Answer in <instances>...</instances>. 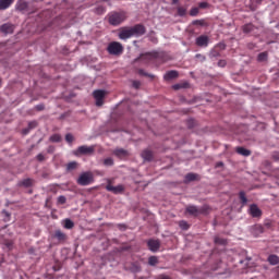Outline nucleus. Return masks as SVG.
<instances>
[{"instance_id": "2eb2a0df", "label": "nucleus", "mask_w": 279, "mask_h": 279, "mask_svg": "<svg viewBox=\"0 0 279 279\" xmlns=\"http://www.w3.org/2000/svg\"><path fill=\"white\" fill-rule=\"evenodd\" d=\"M16 8L20 12H29V3H27V1L20 0L16 3Z\"/></svg>"}, {"instance_id": "1a4fd4ad", "label": "nucleus", "mask_w": 279, "mask_h": 279, "mask_svg": "<svg viewBox=\"0 0 279 279\" xmlns=\"http://www.w3.org/2000/svg\"><path fill=\"white\" fill-rule=\"evenodd\" d=\"M133 36H144V34L147 32V29L145 28V26L143 24H137L133 27H131Z\"/></svg>"}, {"instance_id": "864d4df0", "label": "nucleus", "mask_w": 279, "mask_h": 279, "mask_svg": "<svg viewBox=\"0 0 279 279\" xmlns=\"http://www.w3.org/2000/svg\"><path fill=\"white\" fill-rule=\"evenodd\" d=\"M256 228H257V230H258L259 232H262V233L264 232L263 226L258 225Z\"/></svg>"}, {"instance_id": "aec40b11", "label": "nucleus", "mask_w": 279, "mask_h": 279, "mask_svg": "<svg viewBox=\"0 0 279 279\" xmlns=\"http://www.w3.org/2000/svg\"><path fill=\"white\" fill-rule=\"evenodd\" d=\"M63 228H65V230H73V228H75V222H73V220L71 219H64L63 220Z\"/></svg>"}, {"instance_id": "393cba45", "label": "nucleus", "mask_w": 279, "mask_h": 279, "mask_svg": "<svg viewBox=\"0 0 279 279\" xmlns=\"http://www.w3.org/2000/svg\"><path fill=\"white\" fill-rule=\"evenodd\" d=\"M254 28H255L254 24L248 23V24H245V25L242 27V32H243L244 34H251V32H254Z\"/></svg>"}, {"instance_id": "cd10ccee", "label": "nucleus", "mask_w": 279, "mask_h": 279, "mask_svg": "<svg viewBox=\"0 0 279 279\" xmlns=\"http://www.w3.org/2000/svg\"><path fill=\"white\" fill-rule=\"evenodd\" d=\"M239 197H240V202L243 206H245V204H247V196H245V192L241 191L239 193Z\"/></svg>"}, {"instance_id": "bb28decb", "label": "nucleus", "mask_w": 279, "mask_h": 279, "mask_svg": "<svg viewBox=\"0 0 279 279\" xmlns=\"http://www.w3.org/2000/svg\"><path fill=\"white\" fill-rule=\"evenodd\" d=\"M214 241L216 245H228V240L223 238L216 236Z\"/></svg>"}, {"instance_id": "4468645a", "label": "nucleus", "mask_w": 279, "mask_h": 279, "mask_svg": "<svg viewBox=\"0 0 279 279\" xmlns=\"http://www.w3.org/2000/svg\"><path fill=\"white\" fill-rule=\"evenodd\" d=\"M147 245L150 252H158L160 250V242L158 240H148Z\"/></svg>"}, {"instance_id": "de8ad7c7", "label": "nucleus", "mask_w": 279, "mask_h": 279, "mask_svg": "<svg viewBox=\"0 0 279 279\" xmlns=\"http://www.w3.org/2000/svg\"><path fill=\"white\" fill-rule=\"evenodd\" d=\"M198 8H201V10H205L206 8H208V2H201L198 4Z\"/></svg>"}, {"instance_id": "f257e3e1", "label": "nucleus", "mask_w": 279, "mask_h": 279, "mask_svg": "<svg viewBox=\"0 0 279 279\" xmlns=\"http://www.w3.org/2000/svg\"><path fill=\"white\" fill-rule=\"evenodd\" d=\"M126 20L128 13L125 11L111 12L108 14L109 25H113V27L121 25V23L125 22Z\"/></svg>"}, {"instance_id": "20e7f679", "label": "nucleus", "mask_w": 279, "mask_h": 279, "mask_svg": "<svg viewBox=\"0 0 279 279\" xmlns=\"http://www.w3.org/2000/svg\"><path fill=\"white\" fill-rule=\"evenodd\" d=\"M95 154V146L83 145L73 150L74 156H93Z\"/></svg>"}, {"instance_id": "052dcab7", "label": "nucleus", "mask_w": 279, "mask_h": 279, "mask_svg": "<svg viewBox=\"0 0 279 279\" xmlns=\"http://www.w3.org/2000/svg\"><path fill=\"white\" fill-rule=\"evenodd\" d=\"M161 279H171V278H169L167 276H162Z\"/></svg>"}, {"instance_id": "09e8293b", "label": "nucleus", "mask_w": 279, "mask_h": 279, "mask_svg": "<svg viewBox=\"0 0 279 279\" xmlns=\"http://www.w3.org/2000/svg\"><path fill=\"white\" fill-rule=\"evenodd\" d=\"M37 160H38L39 162H43V161L45 160V155L38 154V155H37Z\"/></svg>"}, {"instance_id": "0eeeda50", "label": "nucleus", "mask_w": 279, "mask_h": 279, "mask_svg": "<svg viewBox=\"0 0 279 279\" xmlns=\"http://www.w3.org/2000/svg\"><path fill=\"white\" fill-rule=\"evenodd\" d=\"M94 99L96 100V106L100 107L104 106V99L106 97V90L104 89H96L93 93Z\"/></svg>"}, {"instance_id": "ea45409f", "label": "nucleus", "mask_w": 279, "mask_h": 279, "mask_svg": "<svg viewBox=\"0 0 279 279\" xmlns=\"http://www.w3.org/2000/svg\"><path fill=\"white\" fill-rule=\"evenodd\" d=\"M65 141H66V143H73V141H75V137H73V134L68 133L65 135Z\"/></svg>"}, {"instance_id": "a19ab883", "label": "nucleus", "mask_w": 279, "mask_h": 279, "mask_svg": "<svg viewBox=\"0 0 279 279\" xmlns=\"http://www.w3.org/2000/svg\"><path fill=\"white\" fill-rule=\"evenodd\" d=\"M265 228H267V230H271L274 228V222L271 220H267L264 223Z\"/></svg>"}, {"instance_id": "f704fd0d", "label": "nucleus", "mask_w": 279, "mask_h": 279, "mask_svg": "<svg viewBox=\"0 0 279 279\" xmlns=\"http://www.w3.org/2000/svg\"><path fill=\"white\" fill-rule=\"evenodd\" d=\"M174 90H180V88H189V83H183V84H175L172 86Z\"/></svg>"}, {"instance_id": "774afa93", "label": "nucleus", "mask_w": 279, "mask_h": 279, "mask_svg": "<svg viewBox=\"0 0 279 279\" xmlns=\"http://www.w3.org/2000/svg\"><path fill=\"white\" fill-rule=\"evenodd\" d=\"M48 151H51V148H49Z\"/></svg>"}, {"instance_id": "13d9d810", "label": "nucleus", "mask_w": 279, "mask_h": 279, "mask_svg": "<svg viewBox=\"0 0 279 279\" xmlns=\"http://www.w3.org/2000/svg\"><path fill=\"white\" fill-rule=\"evenodd\" d=\"M255 1L256 3H263V0H253Z\"/></svg>"}, {"instance_id": "f03ea898", "label": "nucleus", "mask_w": 279, "mask_h": 279, "mask_svg": "<svg viewBox=\"0 0 279 279\" xmlns=\"http://www.w3.org/2000/svg\"><path fill=\"white\" fill-rule=\"evenodd\" d=\"M185 210L189 213V215L197 217L198 215H208L210 207L208 205H204L203 207L198 208L195 205H189Z\"/></svg>"}, {"instance_id": "69168bd1", "label": "nucleus", "mask_w": 279, "mask_h": 279, "mask_svg": "<svg viewBox=\"0 0 279 279\" xmlns=\"http://www.w3.org/2000/svg\"><path fill=\"white\" fill-rule=\"evenodd\" d=\"M7 245H8V247H10V245H12V243H8Z\"/></svg>"}, {"instance_id": "e2e57ef3", "label": "nucleus", "mask_w": 279, "mask_h": 279, "mask_svg": "<svg viewBox=\"0 0 279 279\" xmlns=\"http://www.w3.org/2000/svg\"><path fill=\"white\" fill-rule=\"evenodd\" d=\"M98 10H101L102 12H106V9H104V8H98Z\"/></svg>"}, {"instance_id": "c756f323", "label": "nucleus", "mask_w": 279, "mask_h": 279, "mask_svg": "<svg viewBox=\"0 0 279 279\" xmlns=\"http://www.w3.org/2000/svg\"><path fill=\"white\" fill-rule=\"evenodd\" d=\"M178 16H186V8L185 7H178L177 8Z\"/></svg>"}, {"instance_id": "4be33fe9", "label": "nucleus", "mask_w": 279, "mask_h": 279, "mask_svg": "<svg viewBox=\"0 0 279 279\" xmlns=\"http://www.w3.org/2000/svg\"><path fill=\"white\" fill-rule=\"evenodd\" d=\"M114 156H117L118 158H125V156H128V150L123 149V148H118L113 151Z\"/></svg>"}, {"instance_id": "39448f33", "label": "nucleus", "mask_w": 279, "mask_h": 279, "mask_svg": "<svg viewBox=\"0 0 279 279\" xmlns=\"http://www.w3.org/2000/svg\"><path fill=\"white\" fill-rule=\"evenodd\" d=\"M93 182H95V179L90 172H83L77 179L80 186H88V184H93Z\"/></svg>"}, {"instance_id": "b1692460", "label": "nucleus", "mask_w": 279, "mask_h": 279, "mask_svg": "<svg viewBox=\"0 0 279 279\" xmlns=\"http://www.w3.org/2000/svg\"><path fill=\"white\" fill-rule=\"evenodd\" d=\"M20 186H25V189H29V186H34V180L33 179H24L20 182Z\"/></svg>"}, {"instance_id": "9d476101", "label": "nucleus", "mask_w": 279, "mask_h": 279, "mask_svg": "<svg viewBox=\"0 0 279 279\" xmlns=\"http://www.w3.org/2000/svg\"><path fill=\"white\" fill-rule=\"evenodd\" d=\"M248 213L253 218L263 217V210H260V208H258V205L256 204H252L250 206Z\"/></svg>"}, {"instance_id": "2f4dec72", "label": "nucleus", "mask_w": 279, "mask_h": 279, "mask_svg": "<svg viewBox=\"0 0 279 279\" xmlns=\"http://www.w3.org/2000/svg\"><path fill=\"white\" fill-rule=\"evenodd\" d=\"M268 53L267 52H260L257 57L258 62H267Z\"/></svg>"}, {"instance_id": "6e6552de", "label": "nucleus", "mask_w": 279, "mask_h": 279, "mask_svg": "<svg viewBox=\"0 0 279 279\" xmlns=\"http://www.w3.org/2000/svg\"><path fill=\"white\" fill-rule=\"evenodd\" d=\"M133 33H132V27H123L120 29V33H119V38L121 40H128V38H132Z\"/></svg>"}, {"instance_id": "3c124183", "label": "nucleus", "mask_w": 279, "mask_h": 279, "mask_svg": "<svg viewBox=\"0 0 279 279\" xmlns=\"http://www.w3.org/2000/svg\"><path fill=\"white\" fill-rule=\"evenodd\" d=\"M274 177L279 179V168L274 171Z\"/></svg>"}, {"instance_id": "c9c22d12", "label": "nucleus", "mask_w": 279, "mask_h": 279, "mask_svg": "<svg viewBox=\"0 0 279 279\" xmlns=\"http://www.w3.org/2000/svg\"><path fill=\"white\" fill-rule=\"evenodd\" d=\"M105 167H112L114 165V160L111 157H108L104 160Z\"/></svg>"}, {"instance_id": "6ab92c4d", "label": "nucleus", "mask_w": 279, "mask_h": 279, "mask_svg": "<svg viewBox=\"0 0 279 279\" xmlns=\"http://www.w3.org/2000/svg\"><path fill=\"white\" fill-rule=\"evenodd\" d=\"M142 158L150 162V160H154V153L149 149H145L142 151Z\"/></svg>"}, {"instance_id": "f8f14e48", "label": "nucleus", "mask_w": 279, "mask_h": 279, "mask_svg": "<svg viewBox=\"0 0 279 279\" xmlns=\"http://www.w3.org/2000/svg\"><path fill=\"white\" fill-rule=\"evenodd\" d=\"M209 38L206 35H201L196 38L197 47H208Z\"/></svg>"}, {"instance_id": "338daca9", "label": "nucleus", "mask_w": 279, "mask_h": 279, "mask_svg": "<svg viewBox=\"0 0 279 279\" xmlns=\"http://www.w3.org/2000/svg\"><path fill=\"white\" fill-rule=\"evenodd\" d=\"M190 123H193V120H190Z\"/></svg>"}, {"instance_id": "423d86ee", "label": "nucleus", "mask_w": 279, "mask_h": 279, "mask_svg": "<svg viewBox=\"0 0 279 279\" xmlns=\"http://www.w3.org/2000/svg\"><path fill=\"white\" fill-rule=\"evenodd\" d=\"M159 58V53L158 52H146V53H142L138 58L135 59V62H141V60L143 62H145V64L151 62V60H156Z\"/></svg>"}, {"instance_id": "72a5a7b5", "label": "nucleus", "mask_w": 279, "mask_h": 279, "mask_svg": "<svg viewBox=\"0 0 279 279\" xmlns=\"http://www.w3.org/2000/svg\"><path fill=\"white\" fill-rule=\"evenodd\" d=\"M138 75H143L144 77H150V80H154V77H156L154 74H149V73L145 72V70H143V69L138 70Z\"/></svg>"}, {"instance_id": "c03bdc74", "label": "nucleus", "mask_w": 279, "mask_h": 279, "mask_svg": "<svg viewBox=\"0 0 279 279\" xmlns=\"http://www.w3.org/2000/svg\"><path fill=\"white\" fill-rule=\"evenodd\" d=\"M132 86H133V88H135L136 90H138V88H141V82H140V81H133V82H132Z\"/></svg>"}, {"instance_id": "a211bd4d", "label": "nucleus", "mask_w": 279, "mask_h": 279, "mask_svg": "<svg viewBox=\"0 0 279 279\" xmlns=\"http://www.w3.org/2000/svg\"><path fill=\"white\" fill-rule=\"evenodd\" d=\"M235 151H236V154H239L240 156H245V157L252 156V150L246 149L245 147L239 146V147L235 148Z\"/></svg>"}, {"instance_id": "5701e85b", "label": "nucleus", "mask_w": 279, "mask_h": 279, "mask_svg": "<svg viewBox=\"0 0 279 279\" xmlns=\"http://www.w3.org/2000/svg\"><path fill=\"white\" fill-rule=\"evenodd\" d=\"M197 178H199V175L193 173V172H190L185 175V180L184 182L185 183H189V182H195V180H197Z\"/></svg>"}, {"instance_id": "37998d69", "label": "nucleus", "mask_w": 279, "mask_h": 279, "mask_svg": "<svg viewBox=\"0 0 279 279\" xmlns=\"http://www.w3.org/2000/svg\"><path fill=\"white\" fill-rule=\"evenodd\" d=\"M37 126H38V122L36 121H32L28 123V130H34Z\"/></svg>"}, {"instance_id": "7ed1b4c3", "label": "nucleus", "mask_w": 279, "mask_h": 279, "mask_svg": "<svg viewBox=\"0 0 279 279\" xmlns=\"http://www.w3.org/2000/svg\"><path fill=\"white\" fill-rule=\"evenodd\" d=\"M107 51L110 56H121L123 53V45L119 41H111L107 47Z\"/></svg>"}, {"instance_id": "79ce46f5", "label": "nucleus", "mask_w": 279, "mask_h": 279, "mask_svg": "<svg viewBox=\"0 0 279 279\" xmlns=\"http://www.w3.org/2000/svg\"><path fill=\"white\" fill-rule=\"evenodd\" d=\"M57 202H58V204H61V205L66 204V197L61 195L58 197Z\"/></svg>"}, {"instance_id": "f3484780", "label": "nucleus", "mask_w": 279, "mask_h": 279, "mask_svg": "<svg viewBox=\"0 0 279 279\" xmlns=\"http://www.w3.org/2000/svg\"><path fill=\"white\" fill-rule=\"evenodd\" d=\"M14 0H0V11L12 8Z\"/></svg>"}, {"instance_id": "4d7b16f0", "label": "nucleus", "mask_w": 279, "mask_h": 279, "mask_svg": "<svg viewBox=\"0 0 279 279\" xmlns=\"http://www.w3.org/2000/svg\"><path fill=\"white\" fill-rule=\"evenodd\" d=\"M194 25H202V22L201 21H195Z\"/></svg>"}, {"instance_id": "473e14b6", "label": "nucleus", "mask_w": 279, "mask_h": 279, "mask_svg": "<svg viewBox=\"0 0 279 279\" xmlns=\"http://www.w3.org/2000/svg\"><path fill=\"white\" fill-rule=\"evenodd\" d=\"M60 141H62V136H60V134H53L50 136L51 143H60Z\"/></svg>"}, {"instance_id": "9b49d317", "label": "nucleus", "mask_w": 279, "mask_h": 279, "mask_svg": "<svg viewBox=\"0 0 279 279\" xmlns=\"http://www.w3.org/2000/svg\"><path fill=\"white\" fill-rule=\"evenodd\" d=\"M106 190L109 191V193H113L114 195H119L125 191V187L123 185H117L113 186L112 184H107Z\"/></svg>"}, {"instance_id": "dca6fc26", "label": "nucleus", "mask_w": 279, "mask_h": 279, "mask_svg": "<svg viewBox=\"0 0 279 279\" xmlns=\"http://www.w3.org/2000/svg\"><path fill=\"white\" fill-rule=\"evenodd\" d=\"M178 76H179L178 71L171 70V71H168V72L163 75V80H166V82H169V81H171V80L178 78Z\"/></svg>"}, {"instance_id": "680f3d73", "label": "nucleus", "mask_w": 279, "mask_h": 279, "mask_svg": "<svg viewBox=\"0 0 279 279\" xmlns=\"http://www.w3.org/2000/svg\"><path fill=\"white\" fill-rule=\"evenodd\" d=\"M217 269H219V266H218V267L213 268V271H217Z\"/></svg>"}, {"instance_id": "c85d7f7f", "label": "nucleus", "mask_w": 279, "mask_h": 279, "mask_svg": "<svg viewBox=\"0 0 279 279\" xmlns=\"http://www.w3.org/2000/svg\"><path fill=\"white\" fill-rule=\"evenodd\" d=\"M77 169V161H72L66 165V171H75Z\"/></svg>"}, {"instance_id": "4c0bfd02", "label": "nucleus", "mask_w": 279, "mask_h": 279, "mask_svg": "<svg viewBox=\"0 0 279 279\" xmlns=\"http://www.w3.org/2000/svg\"><path fill=\"white\" fill-rule=\"evenodd\" d=\"M196 60H198V62H206V56L202 54V53H197L195 54Z\"/></svg>"}, {"instance_id": "603ef678", "label": "nucleus", "mask_w": 279, "mask_h": 279, "mask_svg": "<svg viewBox=\"0 0 279 279\" xmlns=\"http://www.w3.org/2000/svg\"><path fill=\"white\" fill-rule=\"evenodd\" d=\"M218 66H226V61L225 60H220L218 62Z\"/></svg>"}, {"instance_id": "6e6d98bb", "label": "nucleus", "mask_w": 279, "mask_h": 279, "mask_svg": "<svg viewBox=\"0 0 279 279\" xmlns=\"http://www.w3.org/2000/svg\"><path fill=\"white\" fill-rule=\"evenodd\" d=\"M128 250H130V246H123L122 247V252H128Z\"/></svg>"}, {"instance_id": "e433bc0d", "label": "nucleus", "mask_w": 279, "mask_h": 279, "mask_svg": "<svg viewBox=\"0 0 279 279\" xmlns=\"http://www.w3.org/2000/svg\"><path fill=\"white\" fill-rule=\"evenodd\" d=\"M180 229L181 230H189V222L182 220L179 222Z\"/></svg>"}, {"instance_id": "8fccbe9b", "label": "nucleus", "mask_w": 279, "mask_h": 279, "mask_svg": "<svg viewBox=\"0 0 279 279\" xmlns=\"http://www.w3.org/2000/svg\"><path fill=\"white\" fill-rule=\"evenodd\" d=\"M272 158L274 160H279V153H274Z\"/></svg>"}, {"instance_id": "412c9836", "label": "nucleus", "mask_w": 279, "mask_h": 279, "mask_svg": "<svg viewBox=\"0 0 279 279\" xmlns=\"http://www.w3.org/2000/svg\"><path fill=\"white\" fill-rule=\"evenodd\" d=\"M267 262L269 265H279V256L276 254H271L268 256Z\"/></svg>"}, {"instance_id": "5fc2aeb1", "label": "nucleus", "mask_w": 279, "mask_h": 279, "mask_svg": "<svg viewBox=\"0 0 279 279\" xmlns=\"http://www.w3.org/2000/svg\"><path fill=\"white\" fill-rule=\"evenodd\" d=\"M29 131H31V130H29L28 128H27V129H24V130H23V134H29Z\"/></svg>"}, {"instance_id": "a878e982", "label": "nucleus", "mask_w": 279, "mask_h": 279, "mask_svg": "<svg viewBox=\"0 0 279 279\" xmlns=\"http://www.w3.org/2000/svg\"><path fill=\"white\" fill-rule=\"evenodd\" d=\"M54 236L58 239V241H66V234L61 230H57L54 232Z\"/></svg>"}, {"instance_id": "ddd939ff", "label": "nucleus", "mask_w": 279, "mask_h": 279, "mask_svg": "<svg viewBox=\"0 0 279 279\" xmlns=\"http://www.w3.org/2000/svg\"><path fill=\"white\" fill-rule=\"evenodd\" d=\"M0 32L2 34H14V25L11 23H5L0 26Z\"/></svg>"}, {"instance_id": "bf43d9fd", "label": "nucleus", "mask_w": 279, "mask_h": 279, "mask_svg": "<svg viewBox=\"0 0 279 279\" xmlns=\"http://www.w3.org/2000/svg\"><path fill=\"white\" fill-rule=\"evenodd\" d=\"M217 167H223V162L217 163Z\"/></svg>"}, {"instance_id": "7c9ffc66", "label": "nucleus", "mask_w": 279, "mask_h": 279, "mask_svg": "<svg viewBox=\"0 0 279 279\" xmlns=\"http://www.w3.org/2000/svg\"><path fill=\"white\" fill-rule=\"evenodd\" d=\"M158 264V257L156 256H150L148 258V265H150V267H156V265Z\"/></svg>"}, {"instance_id": "0e129e2a", "label": "nucleus", "mask_w": 279, "mask_h": 279, "mask_svg": "<svg viewBox=\"0 0 279 279\" xmlns=\"http://www.w3.org/2000/svg\"><path fill=\"white\" fill-rule=\"evenodd\" d=\"M4 214L7 215V217H10V214H9V213L5 211Z\"/></svg>"}, {"instance_id": "58836bf2", "label": "nucleus", "mask_w": 279, "mask_h": 279, "mask_svg": "<svg viewBox=\"0 0 279 279\" xmlns=\"http://www.w3.org/2000/svg\"><path fill=\"white\" fill-rule=\"evenodd\" d=\"M199 14L198 8H192L190 11V16H197Z\"/></svg>"}, {"instance_id": "a18cd8bd", "label": "nucleus", "mask_w": 279, "mask_h": 279, "mask_svg": "<svg viewBox=\"0 0 279 279\" xmlns=\"http://www.w3.org/2000/svg\"><path fill=\"white\" fill-rule=\"evenodd\" d=\"M53 271H60L62 269V264L57 263L54 266H52Z\"/></svg>"}, {"instance_id": "49530a36", "label": "nucleus", "mask_w": 279, "mask_h": 279, "mask_svg": "<svg viewBox=\"0 0 279 279\" xmlns=\"http://www.w3.org/2000/svg\"><path fill=\"white\" fill-rule=\"evenodd\" d=\"M35 110H37V112H43V110H45V106L43 104L35 106Z\"/></svg>"}]
</instances>
